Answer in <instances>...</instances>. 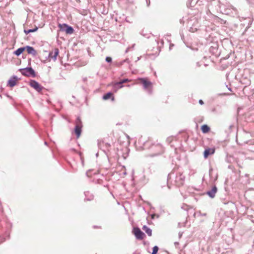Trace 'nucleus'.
<instances>
[{"mask_svg": "<svg viewBox=\"0 0 254 254\" xmlns=\"http://www.w3.org/2000/svg\"><path fill=\"white\" fill-rule=\"evenodd\" d=\"M185 179V177L182 172L179 171L173 170L168 175L167 182L168 189H170V187L168 184L169 183L177 187H180L183 185Z\"/></svg>", "mask_w": 254, "mask_h": 254, "instance_id": "nucleus-1", "label": "nucleus"}, {"mask_svg": "<svg viewBox=\"0 0 254 254\" xmlns=\"http://www.w3.org/2000/svg\"><path fill=\"white\" fill-rule=\"evenodd\" d=\"M144 149H148L150 152L148 156L150 157H155L162 154L164 149L162 145L160 143H152L150 141H146L143 144Z\"/></svg>", "mask_w": 254, "mask_h": 254, "instance_id": "nucleus-2", "label": "nucleus"}, {"mask_svg": "<svg viewBox=\"0 0 254 254\" xmlns=\"http://www.w3.org/2000/svg\"><path fill=\"white\" fill-rule=\"evenodd\" d=\"M19 70L23 75L25 76L35 77L36 76L34 70L31 67L20 68Z\"/></svg>", "mask_w": 254, "mask_h": 254, "instance_id": "nucleus-3", "label": "nucleus"}, {"mask_svg": "<svg viewBox=\"0 0 254 254\" xmlns=\"http://www.w3.org/2000/svg\"><path fill=\"white\" fill-rule=\"evenodd\" d=\"M75 128H74V132L76 135V137L78 138L81 133L82 127V123L81 120V119L79 117H78L75 122Z\"/></svg>", "mask_w": 254, "mask_h": 254, "instance_id": "nucleus-4", "label": "nucleus"}, {"mask_svg": "<svg viewBox=\"0 0 254 254\" xmlns=\"http://www.w3.org/2000/svg\"><path fill=\"white\" fill-rule=\"evenodd\" d=\"M60 28V31L63 32H65L66 34H71L74 32V29L72 27L69 26L67 24H59L58 25Z\"/></svg>", "mask_w": 254, "mask_h": 254, "instance_id": "nucleus-5", "label": "nucleus"}, {"mask_svg": "<svg viewBox=\"0 0 254 254\" xmlns=\"http://www.w3.org/2000/svg\"><path fill=\"white\" fill-rule=\"evenodd\" d=\"M29 85L38 92H41L44 89V87L42 86L35 80L31 79L29 82Z\"/></svg>", "mask_w": 254, "mask_h": 254, "instance_id": "nucleus-6", "label": "nucleus"}, {"mask_svg": "<svg viewBox=\"0 0 254 254\" xmlns=\"http://www.w3.org/2000/svg\"><path fill=\"white\" fill-rule=\"evenodd\" d=\"M132 232L137 240H142L145 236L144 233L138 227L133 228Z\"/></svg>", "mask_w": 254, "mask_h": 254, "instance_id": "nucleus-7", "label": "nucleus"}, {"mask_svg": "<svg viewBox=\"0 0 254 254\" xmlns=\"http://www.w3.org/2000/svg\"><path fill=\"white\" fill-rule=\"evenodd\" d=\"M59 54V50L58 48H55L49 54V57L52 59L54 61H56L57 57Z\"/></svg>", "mask_w": 254, "mask_h": 254, "instance_id": "nucleus-8", "label": "nucleus"}, {"mask_svg": "<svg viewBox=\"0 0 254 254\" xmlns=\"http://www.w3.org/2000/svg\"><path fill=\"white\" fill-rule=\"evenodd\" d=\"M248 154L250 155L251 159H254V143H251L248 146Z\"/></svg>", "mask_w": 254, "mask_h": 254, "instance_id": "nucleus-9", "label": "nucleus"}, {"mask_svg": "<svg viewBox=\"0 0 254 254\" xmlns=\"http://www.w3.org/2000/svg\"><path fill=\"white\" fill-rule=\"evenodd\" d=\"M215 152V149L212 148H207L205 149L203 152V156L205 159H206L208 158V157L210 155H212Z\"/></svg>", "mask_w": 254, "mask_h": 254, "instance_id": "nucleus-10", "label": "nucleus"}, {"mask_svg": "<svg viewBox=\"0 0 254 254\" xmlns=\"http://www.w3.org/2000/svg\"><path fill=\"white\" fill-rule=\"evenodd\" d=\"M217 191V188L215 186H214L212 188L208 190L206 193L207 194L210 198H213L215 197V194Z\"/></svg>", "mask_w": 254, "mask_h": 254, "instance_id": "nucleus-11", "label": "nucleus"}, {"mask_svg": "<svg viewBox=\"0 0 254 254\" xmlns=\"http://www.w3.org/2000/svg\"><path fill=\"white\" fill-rule=\"evenodd\" d=\"M26 50L28 54H31L33 56H35L37 55V52L34 48L30 46H26L25 47V50Z\"/></svg>", "mask_w": 254, "mask_h": 254, "instance_id": "nucleus-12", "label": "nucleus"}, {"mask_svg": "<svg viewBox=\"0 0 254 254\" xmlns=\"http://www.w3.org/2000/svg\"><path fill=\"white\" fill-rule=\"evenodd\" d=\"M17 80V76L13 75L11 78L8 80L7 82V86H9L10 87H13L16 85Z\"/></svg>", "mask_w": 254, "mask_h": 254, "instance_id": "nucleus-13", "label": "nucleus"}, {"mask_svg": "<svg viewBox=\"0 0 254 254\" xmlns=\"http://www.w3.org/2000/svg\"><path fill=\"white\" fill-rule=\"evenodd\" d=\"M139 80H140L141 83L142 84L143 87L145 89H147L149 88L150 86H151V82L149 81H148L145 78H140Z\"/></svg>", "mask_w": 254, "mask_h": 254, "instance_id": "nucleus-14", "label": "nucleus"}, {"mask_svg": "<svg viewBox=\"0 0 254 254\" xmlns=\"http://www.w3.org/2000/svg\"><path fill=\"white\" fill-rule=\"evenodd\" d=\"M137 182L140 185H144L145 184L147 183V181L145 179V176L143 174H141Z\"/></svg>", "mask_w": 254, "mask_h": 254, "instance_id": "nucleus-15", "label": "nucleus"}, {"mask_svg": "<svg viewBox=\"0 0 254 254\" xmlns=\"http://www.w3.org/2000/svg\"><path fill=\"white\" fill-rule=\"evenodd\" d=\"M110 98H111V100L113 101L115 100V97L113 95V94L111 92L107 93L106 94H104L103 96V99L105 100H108Z\"/></svg>", "mask_w": 254, "mask_h": 254, "instance_id": "nucleus-16", "label": "nucleus"}, {"mask_svg": "<svg viewBox=\"0 0 254 254\" xmlns=\"http://www.w3.org/2000/svg\"><path fill=\"white\" fill-rule=\"evenodd\" d=\"M84 194L85 196V200L88 201H91L93 199L94 196L92 194L90 193L89 191H85L84 192Z\"/></svg>", "mask_w": 254, "mask_h": 254, "instance_id": "nucleus-17", "label": "nucleus"}, {"mask_svg": "<svg viewBox=\"0 0 254 254\" xmlns=\"http://www.w3.org/2000/svg\"><path fill=\"white\" fill-rule=\"evenodd\" d=\"M25 50V47H20L14 52V54L17 56H20Z\"/></svg>", "mask_w": 254, "mask_h": 254, "instance_id": "nucleus-18", "label": "nucleus"}, {"mask_svg": "<svg viewBox=\"0 0 254 254\" xmlns=\"http://www.w3.org/2000/svg\"><path fill=\"white\" fill-rule=\"evenodd\" d=\"M142 230L144 231L149 236H152V230L146 225H144Z\"/></svg>", "mask_w": 254, "mask_h": 254, "instance_id": "nucleus-19", "label": "nucleus"}, {"mask_svg": "<svg viewBox=\"0 0 254 254\" xmlns=\"http://www.w3.org/2000/svg\"><path fill=\"white\" fill-rule=\"evenodd\" d=\"M202 132L204 133L208 132L210 130V127L207 125H203L201 126Z\"/></svg>", "mask_w": 254, "mask_h": 254, "instance_id": "nucleus-20", "label": "nucleus"}, {"mask_svg": "<svg viewBox=\"0 0 254 254\" xmlns=\"http://www.w3.org/2000/svg\"><path fill=\"white\" fill-rule=\"evenodd\" d=\"M118 84H119V82H117L115 83V84H114V85H113V89L115 91H116L118 89L121 88L123 87V85L122 84L119 85Z\"/></svg>", "mask_w": 254, "mask_h": 254, "instance_id": "nucleus-21", "label": "nucleus"}, {"mask_svg": "<svg viewBox=\"0 0 254 254\" xmlns=\"http://www.w3.org/2000/svg\"><path fill=\"white\" fill-rule=\"evenodd\" d=\"M38 27H36L35 28H34L33 29H28V30L25 29L24 30V32L25 34H28L31 32H36L38 30Z\"/></svg>", "mask_w": 254, "mask_h": 254, "instance_id": "nucleus-22", "label": "nucleus"}, {"mask_svg": "<svg viewBox=\"0 0 254 254\" xmlns=\"http://www.w3.org/2000/svg\"><path fill=\"white\" fill-rule=\"evenodd\" d=\"M234 158L231 156H228L227 155L226 157V160L228 163H232L234 161Z\"/></svg>", "mask_w": 254, "mask_h": 254, "instance_id": "nucleus-23", "label": "nucleus"}, {"mask_svg": "<svg viewBox=\"0 0 254 254\" xmlns=\"http://www.w3.org/2000/svg\"><path fill=\"white\" fill-rule=\"evenodd\" d=\"M158 250L159 248L157 246H154L152 249V252L151 254H157Z\"/></svg>", "mask_w": 254, "mask_h": 254, "instance_id": "nucleus-24", "label": "nucleus"}, {"mask_svg": "<svg viewBox=\"0 0 254 254\" xmlns=\"http://www.w3.org/2000/svg\"><path fill=\"white\" fill-rule=\"evenodd\" d=\"M181 208L182 209L188 211L190 209V206L186 204H183Z\"/></svg>", "mask_w": 254, "mask_h": 254, "instance_id": "nucleus-25", "label": "nucleus"}, {"mask_svg": "<svg viewBox=\"0 0 254 254\" xmlns=\"http://www.w3.org/2000/svg\"><path fill=\"white\" fill-rule=\"evenodd\" d=\"M217 50V48L216 47L211 46L209 48V52L213 53H215Z\"/></svg>", "mask_w": 254, "mask_h": 254, "instance_id": "nucleus-26", "label": "nucleus"}, {"mask_svg": "<svg viewBox=\"0 0 254 254\" xmlns=\"http://www.w3.org/2000/svg\"><path fill=\"white\" fill-rule=\"evenodd\" d=\"M197 27H195V25L194 26V27L190 26V31L191 32H194L196 31L197 30Z\"/></svg>", "mask_w": 254, "mask_h": 254, "instance_id": "nucleus-27", "label": "nucleus"}, {"mask_svg": "<svg viewBox=\"0 0 254 254\" xmlns=\"http://www.w3.org/2000/svg\"><path fill=\"white\" fill-rule=\"evenodd\" d=\"M236 141H237V143H238V144H240V145H244V144H247V143H248V142H249V141H244V142H239V140H238V139L237 138V139H236Z\"/></svg>", "mask_w": 254, "mask_h": 254, "instance_id": "nucleus-28", "label": "nucleus"}, {"mask_svg": "<svg viewBox=\"0 0 254 254\" xmlns=\"http://www.w3.org/2000/svg\"><path fill=\"white\" fill-rule=\"evenodd\" d=\"M128 81H129V80L127 78L124 79L122 80L121 81H119L118 84H119V85L122 84L123 85V83L128 82Z\"/></svg>", "mask_w": 254, "mask_h": 254, "instance_id": "nucleus-29", "label": "nucleus"}, {"mask_svg": "<svg viewBox=\"0 0 254 254\" xmlns=\"http://www.w3.org/2000/svg\"><path fill=\"white\" fill-rule=\"evenodd\" d=\"M106 61L107 62V63H111L112 61V59L111 57H107L106 58Z\"/></svg>", "mask_w": 254, "mask_h": 254, "instance_id": "nucleus-30", "label": "nucleus"}, {"mask_svg": "<svg viewBox=\"0 0 254 254\" xmlns=\"http://www.w3.org/2000/svg\"><path fill=\"white\" fill-rule=\"evenodd\" d=\"M173 139V137H172V136H170V137H169L167 138V141L169 143H170L172 140V139Z\"/></svg>", "mask_w": 254, "mask_h": 254, "instance_id": "nucleus-31", "label": "nucleus"}, {"mask_svg": "<svg viewBox=\"0 0 254 254\" xmlns=\"http://www.w3.org/2000/svg\"><path fill=\"white\" fill-rule=\"evenodd\" d=\"M125 62H127V63H128L129 62V61L128 59L125 60L122 62L121 64H122L124 63H125Z\"/></svg>", "mask_w": 254, "mask_h": 254, "instance_id": "nucleus-32", "label": "nucleus"}, {"mask_svg": "<svg viewBox=\"0 0 254 254\" xmlns=\"http://www.w3.org/2000/svg\"><path fill=\"white\" fill-rule=\"evenodd\" d=\"M211 111L212 112H214V113H216L217 112L216 109L215 108H213V109H212Z\"/></svg>", "mask_w": 254, "mask_h": 254, "instance_id": "nucleus-33", "label": "nucleus"}, {"mask_svg": "<svg viewBox=\"0 0 254 254\" xmlns=\"http://www.w3.org/2000/svg\"><path fill=\"white\" fill-rule=\"evenodd\" d=\"M199 103L200 105H203L204 104V102H203V101L202 100L200 99V100H199Z\"/></svg>", "mask_w": 254, "mask_h": 254, "instance_id": "nucleus-34", "label": "nucleus"}, {"mask_svg": "<svg viewBox=\"0 0 254 254\" xmlns=\"http://www.w3.org/2000/svg\"><path fill=\"white\" fill-rule=\"evenodd\" d=\"M147 5L148 6L150 5V0H146Z\"/></svg>", "mask_w": 254, "mask_h": 254, "instance_id": "nucleus-35", "label": "nucleus"}, {"mask_svg": "<svg viewBox=\"0 0 254 254\" xmlns=\"http://www.w3.org/2000/svg\"><path fill=\"white\" fill-rule=\"evenodd\" d=\"M180 23L181 24H183L184 23V21L183 19H180Z\"/></svg>", "mask_w": 254, "mask_h": 254, "instance_id": "nucleus-36", "label": "nucleus"}, {"mask_svg": "<svg viewBox=\"0 0 254 254\" xmlns=\"http://www.w3.org/2000/svg\"><path fill=\"white\" fill-rule=\"evenodd\" d=\"M174 244H175V245L176 246V245H179V243L178 242H175Z\"/></svg>", "mask_w": 254, "mask_h": 254, "instance_id": "nucleus-37", "label": "nucleus"}, {"mask_svg": "<svg viewBox=\"0 0 254 254\" xmlns=\"http://www.w3.org/2000/svg\"><path fill=\"white\" fill-rule=\"evenodd\" d=\"M179 237H181L182 236V234L181 233H179Z\"/></svg>", "mask_w": 254, "mask_h": 254, "instance_id": "nucleus-38", "label": "nucleus"}, {"mask_svg": "<svg viewBox=\"0 0 254 254\" xmlns=\"http://www.w3.org/2000/svg\"><path fill=\"white\" fill-rule=\"evenodd\" d=\"M178 226H179V227H181V223H178Z\"/></svg>", "mask_w": 254, "mask_h": 254, "instance_id": "nucleus-39", "label": "nucleus"}, {"mask_svg": "<svg viewBox=\"0 0 254 254\" xmlns=\"http://www.w3.org/2000/svg\"><path fill=\"white\" fill-rule=\"evenodd\" d=\"M188 25H189V26H190V25H191V23L189 22L188 23Z\"/></svg>", "mask_w": 254, "mask_h": 254, "instance_id": "nucleus-40", "label": "nucleus"}, {"mask_svg": "<svg viewBox=\"0 0 254 254\" xmlns=\"http://www.w3.org/2000/svg\"><path fill=\"white\" fill-rule=\"evenodd\" d=\"M140 57H138V58H137V61L139 60H140Z\"/></svg>", "mask_w": 254, "mask_h": 254, "instance_id": "nucleus-41", "label": "nucleus"}, {"mask_svg": "<svg viewBox=\"0 0 254 254\" xmlns=\"http://www.w3.org/2000/svg\"><path fill=\"white\" fill-rule=\"evenodd\" d=\"M228 89H229V90H230V91H232V90H231V88H230V87H228Z\"/></svg>", "mask_w": 254, "mask_h": 254, "instance_id": "nucleus-42", "label": "nucleus"}, {"mask_svg": "<svg viewBox=\"0 0 254 254\" xmlns=\"http://www.w3.org/2000/svg\"><path fill=\"white\" fill-rule=\"evenodd\" d=\"M86 79H87L86 78H84L83 80H84V81H85L86 80Z\"/></svg>", "mask_w": 254, "mask_h": 254, "instance_id": "nucleus-43", "label": "nucleus"}, {"mask_svg": "<svg viewBox=\"0 0 254 254\" xmlns=\"http://www.w3.org/2000/svg\"><path fill=\"white\" fill-rule=\"evenodd\" d=\"M45 144L47 145V142L46 141H45L44 142Z\"/></svg>", "mask_w": 254, "mask_h": 254, "instance_id": "nucleus-44", "label": "nucleus"}, {"mask_svg": "<svg viewBox=\"0 0 254 254\" xmlns=\"http://www.w3.org/2000/svg\"><path fill=\"white\" fill-rule=\"evenodd\" d=\"M94 227V228H97V226H94V227Z\"/></svg>", "mask_w": 254, "mask_h": 254, "instance_id": "nucleus-45", "label": "nucleus"}]
</instances>
